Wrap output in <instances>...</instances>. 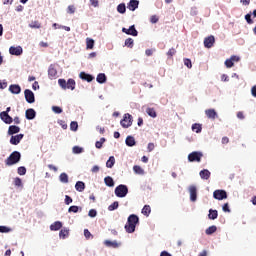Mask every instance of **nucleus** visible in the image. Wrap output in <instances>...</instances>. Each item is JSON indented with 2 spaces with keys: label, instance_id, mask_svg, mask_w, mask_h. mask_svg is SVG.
I'll return each instance as SVG.
<instances>
[{
  "label": "nucleus",
  "instance_id": "f257e3e1",
  "mask_svg": "<svg viewBox=\"0 0 256 256\" xmlns=\"http://www.w3.org/2000/svg\"><path fill=\"white\" fill-rule=\"evenodd\" d=\"M138 223H139V216H137L136 214H131L127 219L126 225L124 226L126 233H135V229Z\"/></svg>",
  "mask_w": 256,
  "mask_h": 256
},
{
  "label": "nucleus",
  "instance_id": "f03ea898",
  "mask_svg": "<svg viewBox=\"0 0 256 256\" xmlns=\"http://www.w3.org/2000/svg\"><path fill=\"white\" fill-rule=\"evenodd\" d=\"M21 161V152L19 151H14L10 154V156L6 159L5 163L6 165H8L9 167H11V165H17V163H19Z\"/></svg>",
  "mask_w": 256,
  "mask_h": 256
},
{
  "label": "nucleus",
  "instance_id": "7ed1b4c3",
  "mask_svg": "<svg viewBox=\"0 0 256 256\" xmlns=\"http://www.w3.org/2000/svg\"><path fill=\"white\" fill-rule=\"evenodd\" d=\"M114 193L116 197L123 199V197H127L129 193V187H127L125 184H120L115 188Z\"/></svg>",
  "mask_w": 256,
  "mask_h": 256
},
{
  "label": "nucleus",
  "instance_id": "20e7f679",
  "mask_svg": "<svg viewBox=\"0 0 256 256\" xmlns=\"http://www.w3.org/2000/svg\"><path fill=\"white\" fill-rule=\"evenodd\" d=\"M121 127L123 129H129L133 125V116L129 113L124 114L123 119L120 121Z\"/></svg>",
  "mask_w": 256,
  "mask_h": 256
},
{
  "label": "nucleus",
  "instance_id": "39448f33",
  "mask_svg": "<svg viewBox=\"0 0 256 256\" xmlns=\"http://www.w3.org/2000/svg\"><path fill=\"white\" fill-rule=\"evenodd\" d=\"M203 157V152L194 151L188 155V161L190 163H201V159Z\"/></svg>",
  "mask_w": 256,
  "mask_h": 256
},
{
  "label": "nucleus",
  "instance_id": "423d86ee",
  "mask_svg": "<svg viewBox=\"0 0 256 256\" xmlns=\"http://www.w3.org/2000/svg\"><path fill=\"white\" fill-rule=\"evenodd\" d=\"M214 199H217V201H223V199H227V191L225 190H215L213 192Z\"/></svg>",
  "mask_w": 256,
  "mask_h": 256
},
{
  "label": "nucleus",
  "instance_id": "0eeeda50",
  "mask_svg": "<svg viewBox=\"0 0 256 256\" xmlns=\"http://www.w3.org/2000/svg\"><path fill=\"white\" fill-rule=\"evenodd\" d=\"M122 33H125L126 35H131L132 37H137V35H139V32L135 28V25H131L128 29L122 28Z\"/></svg>",
  "mask_w": 256,
  "mask_h": 256
},
{
  "label": "nucleus",
  "instance_id": "6e6552de",
  "mask_svg": "<svg viewBox=\"0 0 256 256\" xmlns=\"http://www.w3.org/2000/svg\"><path fill=\"white\" fill-rule=\"evenodd\" d=\"M24 97L27 103L31 104L35 102V93H33V91H31L30 89H26L24 91Z\"/></svg>",
  "mask_w": 256,
  "mask_h": 256
},
{
  "label": "nucleus",
  "instance_id": "1a4fd4ad",
  "mask_svg": "<svg viewBox=\"0 0 256 256\" xmlns=\"http://www.w3.org/2000/svg\"><path fill=\"white\" fill-rule=\"evenodd\" d=\"M48 78L53 80L57 79V66L55 64H51L48 68Z\"/></svg>",
  "mask_w": 256,
  "mask_h": 256
},
{
  "label": "nucleus",
  "instance_id": "9d476101",
  "mask_svg": "<svg viewBox=\"0 0 256 256\" xmlns=\"http://www.w3.org/2000/svg\"><path fill=\"white\" fill-rule=\"evenodd\" d=\"M188 191L190 194V201H192V203H195V201H197V186H189Z\"/></svg>",
  "mask_w": 256,
  "mask_h": 256
},
{
  "label": "nucleus",
  "instance_id": "9b49d317",
  "mask_svg": "<svg viewBox=\"0 0 256 256\" xmlns=\"http://www.w3.org/2000/svg\"><path fill=\"white\" fill-rule=\"evenodd\" d=\"M240 58L239 56H231L229 59H227L224 64L227 67V69H231L235 65V63L239 62Z\"/></svg>",
  "mask_w": 256,
  "mask_h": 256
},
{
  "label": "nucleus",
  "instance_id": "f8f14e48",
  "mask_svg": "<svg viewBox=\"0 0 256 256\" xmlns=\"http://www.w3.org/2000/svg\"><path fill=\"white\" fill-rule=\"evenodd\" d=\"M10 55H15L16 57H19L20 55H23V48L21 46H11L9 48Z\"/></svg>",
  "mask_w": 256,
  "mask_h": 256
},
{
  "label": "nucleus",
  "instance_id": "ddd939ff",
  "mask_svg": "<svg viewBox=\"0 0 256 256\" xmlns=\"http://www.w3.org/2000/svg\"><path fill=\"white\" fill-rule=\"evenodd\" d=\"M0 119L6 125H11V123H13V117H11L9 114H7V112H1Z\"/></svg>",
  "mask_w": 256,
  "mask_h": 256
},
{
  "label": "nucleus",
  "instance_id": "4468645a",
  "mask_svg": "<svg viewBox=\"0 0 256 256\" xmlns=\"http://www.w3.org/2000/svg\"><path fill=\"white\" fill-rule=\"evenodd\" d=\"M23 137H25L24 134H17V135L11 136L10 138L11 145H19V143H21V141L23 140Z\"/></svg>",
  "mask_w": 256,
  "mask_h": 256
},
{
  "label": "nucleus",
  "instance_id": "2eb2a0df",
  "mask_svg": "<svg viewBox=\"0 0 256 256\" xmlns=\"http://www.w3.org/2000/svg\"><path fill=\"white\" fill-rule=\"evenodd\" d=\"M215 45V36H208L204 39V47L211 49Z\"/></svg>",
  "mask_w": 256,
  "mask_h": 256
},
{
  "label": "nucleus",
  "instance_id": "dca6fc26",
  "mask_svg": "<svg viewBox=\"0 0 256 256\" xmlns=\"http://www.w3.org/2000/svg\"><path fill=\"white\" fill-rule=\"evenodd\" d=\"M25 117L28 119V121H33L35 117H37V112L33 108H29L25 112Z\"/></svg>",
  "mask_w": 256,
  "mask_h": 256
},
{
  "label": "nucleus",
  "instance_id": "f3484780",
  "mask_svg": "<svg viewBox=\"0 0 256 256\" xmlns=\"http://www.w3.org/2000/svg\"><path fill=\"white\" fill-rule=\"evenodd\" d=\"M104 245L106 247H110L112 249H119V247H121V243H118L117 240H114V241L105 240Z\"/></svg>",
  "mask_w": 256,
  "mask_h": 256
},
{
  "label": "nucleus",
  "instance_id": "a211bd4d",
  "mask_svg": "<svg viewBox=\"0 0 256 256\" xmlns=\"http://www.w3.org/2000/svg\"><path fill=\"white\" fill-rule=\"evenodd\" d=\"M205 115H206V117H208V119H212L213 121H214V119H217V117H219V115L217 114V111H215V109L205 110Z\"/></svg>",
  "mask_w": 256,
  "mask_h": 256
},
{
  "label": "nucleus",
  "instance_id": "6ab92c4d",
  "mask_svg": "<svg viewBox=\"0 0 256 256\" xmlns=\"http://www.w3.org/2000/svg\"><path fill=\"white\" fill-rule=\"evenodd\" d=\"M9 91L12 95H19V93H21V86L19 84H11L9 86Z\"/></svg>",
  "mask_w": 256,
  "mask_h": 256
},
{
  "label": "nucleus",
  "instance_id": "aec40b11",
  "mask_svg": "<svg viewBox=\"0 0 256 256\" xmlns=\"http://www.w3.org/2000/svg\"><path fill=\"white\" fill-rule=\"evenodd\" d=\"M127 8L129 11H135L136 9H139V0H130Z\"/></svg>",
  "mask_w": 256,
  "mask_h": 256
},
{
  "label": "nucleus",
  "instance_id": "412c9836",
  "mask_svg": "<svg viewBox=\"0 0 256 256\" xmlns=\"http://www.w3.org/2000/svg\"><path fill=\"white\" fill-rule=\"evenodd\" d=\"M80 79H82V81H87V83H91V81H93V79H95V77H93V75L91 74H87L85 72H81L79 74Z\"/></svg>",
  "mask_w": 256,
  "mask_h": 256
},
{
  "label": "nucleus",
  "instance_id": "4be33fe9",
  "mask_svg": "<svg viewBox=\"0 0 256 256\" xmlns=\"http://www.w3.org/2000/svg\"><path fill=\"white\" fill-rule=\"evenodd\" d=\"M21 131V128L19 126L16 125H11L8 128V135H17V133H19Z\"/></svg>",
  "mask_w": 256,
  "mask_h": 256
},
{
  "label": "nucleus",
  "instance_id": "5701e85b",
  "mask_svg": "<svg viewBox=\"0 0 256 256\" xmlns=\"http://www.w3.org/2000/svg\"><path fill=\"white\" fill-rule=\"evenodd\" d=\"M125 144L127 145V147H135V145H137V141H135V137L127 136Z\"/></svg>",
  "mask_w": 256,
  "mask_h": 256
},
{
  "label": "nucleus",
  "instance_id": "b1692460",
  "mask_svg": "<svg viewBox=\"0 0 256 256\" xmlns=\"http://www.w3.org/2000/svg\"><path fill=\"white\" fill-rule=\"evenodd\" d=\"M96 81L100 85H103L104 83H107V75H105V73H99L96 77Z\"/></svg>",
  "mask_w": 256,
  "mask_h": 256
},
{
  "label": "nucleus",
  "instance_id": "393cba45",
  "mask_svg": "<svg viewBox=\"0 0 256 256\" xmlns=\"http://www.w3.org/2000/svg\"><path fill=\"white\" fill-rule=\"evenodd\" d=\"M201 179H204L207 181L211 177V172L208 169H203L199 173Z\"/></svg>",
  "mask_w": 256,
  "mask_h": 256
},
{
  "label": "nucleus",
  "instance_id": "a878e982",
  "mask_svg": "<svg viewBox=\"0 0 256 256\" xmlns=\"http://www.w3.org/2000/svg\"><path fill=\"white\" fill-rule=\"evenodd\" d=\"M63 227V223L61 221H56L50 225V231H59Z\"/></svg>",
  "mask_w": 256,
  "mask_h": 256
},
{
  "label": "nucleus",
  "instance_id": "bb28decb",
  "mask_svg": "<svg viewBox=\"0 0 256 256\" xmlns=\"http://www.w3.org/2000/svg\"><path fill=\"white\" fill-rule=\"evenodd\" d=\"M219 217V212L217 210L210 209L208 213V219L215 221Z\"/></svg>",
  "mask_w": 256,
  "mask_h": 256
},
{
  "label": "nucleus",
  "instance_id": "cd10ccee",
  "mask_svg": "<svg viewBox=\"0 0 256 256\" xmlns=\"http://www.w3.org/2000/svg\"><path fill=\"white\" fill-rule=\"evenodd\" d=\"M75 189L79 193H83V191H85V182L77 181L76 184H75Z\"/></svg>",
  "mask_w": 256,
  "mask_h": 256
},
{
  "label": "nucleus",
  "instance_id": "c85d7f7f",
  "mask_svg": "<svg viewBox=\"0 0 256 256\" xmlns=\"http://www.w3.org/2000/svg\"><path fill=\"white\" fill-rule=\"evenodd\" d=\"M104 183L107 187H115V180H113V177L106 176L104 178Z\"/></svg>",
  "mask_w": 256,
  "mask_h": 256
},
{
  "label": "nucleus",
  "instance_id": "c756f323",
  "mask_svg": "<svg viewBox=\"0 0 256 256\" xmlns=\"http://www.w3.org/2000/svg\"><path fill=\"white\" fill-rule=\"evenodd\" d=\"M114 166H115V156H110L106 162V167L108 169H113Z\"/></svg>",
  "mask_w": 256,
  "mask_h": 256
},
{
  "label": "nucleus",
  "instance_id": "7c9ffc66",
  "mask_svg": "<svg viewBox=\"0 0 256 256\" xmlns=\"http://www.w3.org/2000/svg\"><path fill=\"white\" fill-rule=\"evenodd\" d=\"M59 237H60V239H67V237H69V229L64 228V229L60 230Z\"/></svg>",
  "mask_w": 256,
  "mask_h": 256
},
{
  "label": "nucleus",
  "instance_id": "2f4dec72",
  "mask_svg": "<svg viewBox=\"0 0 256 256\" xmlns=\"http://www.w3.org/2000/svg\"><path fill=\"white\" fill-rule=\"evenodd\" d=\"M60 183H69V175L67 173L63 172L59 176Z\"/></svg>",
  "mask_w": 256,
  "mask_h": 256
},
{
  "label": "nucleus",
  "instance_id": "473e14b6",
  "mask_svg": "<svg viewBox=\"0 0 256 256\" xmlns=\"http://www.w3.org/2000/svg\"><path fill=\"white\" fill-rule=\"evenodd\" d=\"M66 89H71V91H75V81L73 79H68L66 82Z\"/></svg>",
  "mask_w": 256,
  "mask_h": 256
},
{
  "label": "nucleus",
  "instance_id": "72a5a7b5",
  "mask_svg": "<svg viewBox=\"0 0 256 256\" xmlns=\"http://www.w3.org/2000/svg\"><path fill=\"white\" fill-rule=\"evenodd\" d=\"M117 11L118 13H120L121 15H124V13L127 12V6H125V3H121L117 6Z\"/></svg>",
  "mask_w": 256,
  "mask_h": 256
},
{
  "label": "nucleus",
  "instance_id": "f704fd0d",
  "mask_svg": "<svg viewBox=\"0 0 256 256\" xmlns=\"http://www.w3.org/2000/svg\"><path fill=\"white\" fill-rule=\"evenodd\" d=\"M142 215H145L146 217H149V215H151V206L145 205L142 208Z\"/></svg>",
  "mask_w": 256,
  "mask_h": 256
},
{
  "label": "nucleus",
  "instance_id": "c9c22d12",
  "mask_svg": "<svg viewBox=\"0 0 256 256\" xmlns=\"http://www.w3.org/2000/svg\"><path fill=\"white\" fill-rule=\"evenodd\" d=\"M86 47L87 49H93V47H95V40L92 38H86Z\"/></svg>",
  "mask_w": 256,
  "mask_h": 256
},
{
  "label": "nucleus",
  "instance_id": "e433bc0d",
  "mask_svg": "<svg viewBox=\"0 0 256 256\" xmlns=\"http://www.w3.org/2000/svg\"><path fill=\"white\" fill-rule=\"evenodd\" d=\"M134 40L133 38H127L124 42V46L128 47V49H133Z\"/></svg>",
  "mask_w": 256,
  "mask_h": 256
},
{
  "label": "nucleus",
  "instance_id": "4c0bfd02",
  "mask_svg": "<svg viewBox=\"0 0 256 256\" xmlns=\"http://www.w3.org/2000/svg\"><path fill=\"white\" fill-rule=\"evenodd\" d=\"M217 231V226L212 225L205 230L206 235H213Z\"/></svg>",
  "mask_w": 256,
  "mask_h": 256
},
{
  "label": "nucleus",
  "instance_id": "58836bf2",
  "mask_svg": "<svg viewBox=\"0 0 256 256\" xmlns=\"http://www.w3.org/2000/svg\"><path fill=\"white\" fill-rule=\"evenodd\" d=\"M202 130L203 127L201 126V124L195 123L192 125V131H194L195 133H201Z\"/></svg>",
  "mask_w": 256,
  "mask_h": 256
},
{
  "label": "nucleus",
  "instance_id": "ea45409f",
  "mask_svg": "<svg viewBox=\"0 0 256 256\" xmlns=\"http://www.w3.org/2000/svg\"><path fill=\"white\" fill-rule=\"evenodd\" d=\"M79 211H82V208L79 206H70L68 209V213H79Z\"/></svg>",
  "mask_w": 256,
  "mask_h": 256
},
{
  "label": "nucleus",
  "instance_id": "a19ab883",
  "mask_svg": "<svg viewBox=\"0 0 256 256\" xmlns=\"http://www.w3.org/2000/svg\"><path fill=\"white\" fill-rule=\"evenodd\" d=\"M146 113L147 115H149V117H152L153 119L157 117V112L153 108H147Z\"/></svg>",
  "mask_w": 256,
  "mask_h": 256
},
{
  "label": "nucleus",
  "instance_id": "79ce46f5",
  "mask_svg": "<svg viewBox=\"0 0 256 256\" xmlns=\"http://www.w3.org/2000/svg\"><path fill=\"white\" fill-rule=\"evenodd\" d=\"M72 153H74V155H81V153H83V147L74 146L72 148Z\"/></svg>",
  "mask_w": 256,
  "mask_h": 256
},
{
  "label": "nucleus",
  "instance_id": "37998d69",
  "mask_svg": "<svg viewBox=\"0 0 256 256\" xmlns=\"http://www.w3.org/2000/svg\"><path fill=\"white\" fill-rule=\"evenodd\" d=\"M116 209H119V202L115 201L112 204L108 206V211H116Z\"/></svg>",
  "mask_w": 256,
  "mask_h": 256
},
{
  "label": "nucleus",
  "instance_id": "c03bdc74",
  "mask_svg": "<svg viewBox=\"0 0 256 256\" xmlns=\"http://www.w3.org/2000/svg\"><path fill=\"white\" fill-rule=\"evenodd\" d=\"M29 27L30 29H41V23H39V21H32Z\"/></svg>",
  "mask_w": 256,
  "mask_h": 256
},
{
  "label": "nucleus",
  "instance_id": "a18cd8bd",
  "mask_svg": "<svg viewBox=\"0 0 256 256\" xmlns=\"http://www.w3.org/2000/svg\"><path fill=\"white\" fill-rule=\"evenodd\" d=\"M133 171L137 175H143V173H144L143 168H141V166H137V165L133 166Z\"/></svg>",
  "mask_w": 256,
  "mask_h": 256
},
{
  "label": "nucleus",
  "instance_id": "49530a36",
  "mask_svg": "<svg viewBox=\"0 0 256 256\" xmlns=\"http://www.w3.org/2000/svg\"><path fill=\"white\" fill-rule=\"evenodd\" d=\"M105 141H107V139H105V138H100L99 141H96V143H95L96 149H101L103 147V143H105Z\"/></svg>",
  "mask_w": 256,
  "mask_h": 256
},
{
  "label": "nucleus",
  "instance_id": "de8ad7c7",
  "mask_svg": "<svg viewBox=\"0 0 256 256\" xmlns=\"http://www.w3.org/2000/svg\"><path fill=\"white\" fill-rule=\"evenodd\" d=\"M53 113H56V115H61L63 113V108L59 106H52Z\"/></svg>",
  "mask_w": 256,
  "mask_h": 256
},
{
  "label": "nucleus",
  "instance_id": "09e8293b",
  "mask_svg": "<svg viewBox=\"0 0 256 256\" xmlns=\"http://www.w3.org/2000/svg\"><path fill=\"white\" fill-rule=\"evenodd\" d=\"M70 129L71 131H77V129H79V124L77 123V121H72L70 123Z\"/></svg>",
  "mask_w": 256,
  "mask_h": 256
},
{
  "label": "nucleus",
  "instance_id": "8fccbe9b",
  "mask_svg": "<svg viewBox=\"0 0 256 256\" xmlns=\"http://www.w3.org/2000/svg\"><path fill=\"white\" fill-rule=\"evenodd\" d=\"M17 173L18 175H26L27 173V168H25L24 166H20L17 169Z\"/></svg>",
  "mask_w": 256,
  "mask_h": 256
},
{
  "label": "nucleus",
  "instance_id": "3c124183",
  "mask_svg": "<svg viewBox=\"0 0 256 256\" xmlns=\"http://www.w3.org/2000/svg\"><path fill=\"white\" fill-rule=\"evenodd\" d=\"M14 185H15L16 187H23V181L21 180V178L16 177V178L14 179Z\"/></svg>",
  "mask_w": 256,
  "mask_h": 256
},
{
  "label": "nucleus",
  "instance_id": "603ef678",
  "mask_svg": "<svg viewBox=\"0 0 256 256\" xmlns=\"http://www.w3.org/2000/svg\"><path fill=\"white\" fill-rule=\"evenodd\" d=\"M88 217H91L92 219L97 217V210L96 209H90L88 212Z\"/></svg>",
  "mask_w": 256,
  "mask_h": 256
},
{
  "label": "nucleus",
  "instance_id": "864d4df0",
  "mask_svg": "<svg viewBox=\"0 0 256 256\" xmlns=\"http://www.w3.org/2000/svg\"><path fill=\"white\" fill-rule=\"evenodd\" d=\"M0 233H11V228L7 226H0Z\"/></svg>",
  "mask_w": 256,
  "mask_h": 256
},
{
  "label": "nucleus",
  "instance_id": "5fc2aeb1",
  "mask_svg": "<svg viewBox=\"0 0 256 256\" xmlns=\"http://www.w3.org/2000/svg\"><path fill=\"white\" fill-rule=\"evenodd\" d=\"M58 84H59L63 89H67V81H65V79H59V80H58Z\"/></svg>",
  "mask_w": 256,
  "mask_h": 256
},
{
  "label": "nucleus",
  "instance_id": "6e6d98bb",
  "mask_svg": "<svg viewBox=\"0 0 256 256\" xmlns=\"http://www.w3.org/2000/svg\"><path fill=\"white\" fill-rule=\"evenodd\" d=\"M64 203H65V205H71V203H73V198H71V196H69V195H66Z\"/></svg>",
  "mask_w": 256,
  "mask_h": 256
},
{
  "label": "nucleus",
  "instance_id": "4d7b16f0",
  "mask_svg": "<svg viewBox=\"0 0 256 256\" xmlns=\"http://www.w3.org/2000/svg\"><path fill=\"white\" fill-rule=\"evenodd\" d=\"M184 65L187 66L188 69H191V67H193V64L191 63V59L189 58L184 59Z\"/></svg>",
  "mask_w": 256,
  "mask_h": 256
},
{
  "label": "nucleus",
  "instance_id": "13d9d810",
  "mask_svg": "<svg viewBox=\"0 0 256 256\" xmlns=\"http://www.w3.org/2000/svg\"><path fill=\"white\" fill-rule=\"evenodd\" d=\"M199 13V11L197 10V7H192L191 9H190V15L192 16V17H195V16H197V14Z\"/></svg>",
  "mask_w": 256,
  "mask_h": 256
},
{
  "label": "nucleus",
  "instance_id": "bf43d9fd",
  "mask_svg": "<svg viewBox=\"0 0 256 256\" xmlns=\"http://www.w3.org/2000/svg\"><path fill=\"white\" fill-rule=\"evenodd\" d=\"M222 210L224 211V213H230L231 212V208H229V203H225L222 206Z\"/></svg>",
  "mask_w": 256,
  "mask_h": 256
},
{
  "label": "nucleus",
  "instance_id": "052dcab7",
  "mask_svg": "<svg viewBox=\"0 0 256 256\" xmlns=\"http://www.w3.org/2000/svg\"><path fill=\"white\" fill-rule=\"evenodd\" d=\"M84 237L86 239H91V237H93V235L91 234V232L89 231V229H84Z\"/></svg>",
  "mask_w": 256,
  "mask_h": 256
},
{
  "label": "nucleus",
  "instance_id": "680f3d73",
  "mask_svg": "<svg viewBox=\"0 0 256 256\" xmlns=\"http://www.w3.org/2000/svg\"><path fill=\"white\" fill-rule=\"evenodd\" d=\"M245 19H246V22L248 23V25H252L253 19H251V14H246Z\"/></svg>",
  "mask_w": 256,
  "mask_h": 256
},
{
  "label": "nucleus",
  "instance_id": "e2e57ef3",
  "mask_svg": "<svg viewBox=\"0 0 256 256\" xmlns=\"http://www.w3.org/2000/svg\"><path fill=\"white\" fill-rule=\"evenodd\" d=\"M58 125H60L62 129H67V122H65L64 120H58Z\"/></svg>",
  "mask_w": 256,
  "mask_h": 256
},
{
  "label": "nucleus",
  "instance_id": "0e129e2a",
  "mask_svg": "<svg viewBox=\"0 0 256 256\" xmlns=\"http://www.w3.org/2000/svg\"><path fill=\"white\" fill-rule=\"evenodd\" d=\"M175 53H177V50H175V48H171V49L167 52V55H168V57H173V55H175Z\"/></svg>",
  "mask_w": 256,
  "mask_h": 256
},
{
  "label": "nucleus",
  "instance_id": "69168bd1",
  "mask_svg": "<svg viewBox=\"0 0 256 256\" xmlns=\"http://www.w3.org/2000/svg\"><path fill=\"white\" fill-rule=\"evenodd\" d=\"M0 89H7V80H0Z\"/></svg>",
  "mask_w": 256,
  "mask_h": 256
},
{
  "label": "nucleus",
  "instance_id": "338daca9",
  "mask_svg": "<svg viewBox=\"0 0 256 256\" xmlns=\"http://www.w3.org/2000/svg\"><path fill=\"white\" fill-rule=\"evenodd\" d=\"M67 13H70L71 15H73V13H75V6L73 5L68 6Z\"/></svg>",
  "mask_w": 256,
  "mask_h": 256
},
{
  "label": "nucleus",
  "instance_id": "774afa93",
  "mask_svg": "<svg viewBox=\"0 0 256 256\" xmlns=\"http://www.w3.org/2000/svg\"><path fill=\"white\" fill-rule=\"evenodd\" d=\"M251 93L253 97H256V85L251 88Z\"/></svg>",
  "mask_w": 256,
  "mask_h": 256
}]
</instances>
